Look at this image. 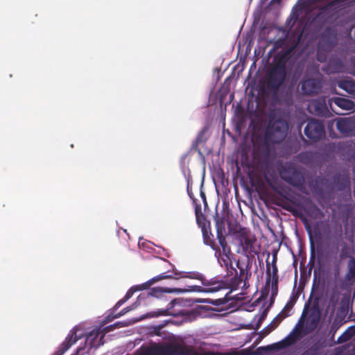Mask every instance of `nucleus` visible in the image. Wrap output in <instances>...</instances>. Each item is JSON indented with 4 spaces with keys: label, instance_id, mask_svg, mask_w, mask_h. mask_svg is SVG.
Wrapping results in <instances>:
<instances>
[{
    "label": "nucleus",
    "instance_id": "0eeeda50",
    "mask_svg": "<svg viewBox=\"0 0 355 355\" xmlns=\"http://www.w3.org/2000/svg\"><path fill=\"white\" fill-rule=\"evenodd\" d=\"M306 318L304 334H309L318 328L321 319V311L318 301L309 308Z\"/></svg>",
    "mask_w": 355,
    "mask_h": 355
},
{
    "label": "nucleus",
    "instance_id": "a878e982",
    "mask_svg": "<svg viewBox=\"0 0 355 355\" xmlns=\"http://www.w3.org/2000/svg\"><path fill=\"white\" fill-rule=\"evenodd\" d=\"M295 48V47L294 46L289 47L288 49H285L279 53L278 55L288 62L291 58L292 57L293 54L294 53Z\"/></svg>",
    "mask_w": 355,
    "mask_h": 355
},
{
    "label": "nucleus",
    "instance_id": "e433bc0d",
    "mask_svg": "<svg viewBox=\"0 0 355 355\" xmlns=\"http://www.w3.org/2000/svg\"><path fill=\"white\" fill-rule=\"evenodd\" d=\"M277 256L274 255L272 258V263H270V270H272L274 266H277Z\"/></svg>",
    "mask_w": 355,
    "mask_h": 355
},
{
    "label": "nucleus",
    "instance_id": "cd10ccee",
    "mask_svg": "<svg viewBox=\"0 0 355 355\" xmlns=\"http://www.w3.org/2000/svg\"><path fill=\"white\" fill-rule=\"evenodd\" d=\"M231 298L229 297V293L226 294L223 298L217 299L216 300H210L207 301L208 302L214 304V305H220L224 304L227 302Z\"/></svg>",
    "mask_w": 355,
    "mask_h": 355
},
{
    "label": "nucleus",
    "instance_id": "72a5a7b5",
    "mask_svg": "<svg viewBox=\"0 0 355 355\" xmlns=\"http://www.w3.org/2000/svg\"><path fill=\"white\" fill-rule=\"evenodd\" d=\"M134 308L132 306H127V307L124 308L123 309H122L120 312H119L117 313V315H118L119 318H120L121 316L125 315V313H127L130 311L132 310Z\"/></svg>",
    "mask_w": 355,
    "mask_h": 355
},
{
    "label": "nucleus",
    "instance_id": "f03ea898",
    "mask_svg": "<svg viewBox=\"0 0 355 355\" xmlns=\"http://www.w3.org/2000/svg\"><path fill=\"white\" fill-rule=\"evenodd\" d=\"M141 355H245L242 352L198 353L192 346H186L179 343H166L164 345H153L148 347Z\"/></svg>",
    "mask_w": 355,
    "mask_h": 355
},
{
    "label": "nucleus",
    "instance_id": "f3484780",
    "mask_svg": "<svg viewBox=\"0 0 355 355\" xmlns=\"http://www.w3.org/2000/svg\"><path fill=\"white\" fill-rule=\"evenodd\" d=\"M176 277H177L176 275H175V277H174L173 275H166L165 273H162L157 276L153 277L152 279H149L148 281H147L145 283L135 286L136 289H137V291L148 289L153 284H154L155 283H156L159 281H161L163 279H175Z\"/></svg>",
    "mask_w": 355,
    "mask_h": 355
},
{
    "label": "nucleus",
    "instance_id": "c9c22d12",
    "mask_svg": "<svg viewBox=\"0 0 355 355\" xmlns=\"http://www.w3.org/2000/svg\"><path fill=\"white\" fill-rule=\"evenodd\" d=\"M338 327L336 324H333L331 326V328H330V330H329V334H332V338L334 339V334L336 333V331H337L338 329Z\"/></svg>",
    "mask_w": 355,
    "mask_h": 355
},
{
    "label": "nucleus",
    "instance_id": "4c0bfd02",
    "mask_svg": "<svg viewBox=\"0 0 355 355\" xmlns=\"http://www.w3.org/2000/svg\"><path fill=\"white\" fill-rule=\"evenodd\" d=\"M168 310L167 309H162L159 310L158 311L157 315H167Z\"/></svg>",
    "mask_w": 355,
    "mask_h": 355
},
{
    "label": "nucleus",
    "instance_id": "a211bd4d",
    "mask_svg": "<svg viewBox=\"0 0 355 355\" xmlns=\"http://www.w3.org/2000/svg\"><path fill=\"white\" fill-rule=\"evenodd\" d=\"M284 178L288 184L294 187H300L304 182V178L302 174L295 169L288 171V175L285 176Z\"/></svg>",
    "mask_w": 355,
    "mask_h": 355
},
{
    "label": "nucleus",
    "instance_id": "4468645a",
    "mask_svg": "<svg viewBox=\"0 0 355 355\" xmlns=\"http://www.w3.org/2000/svg\"><path fill=\"white\" fill-rule=\"evenodd\" d=\"M266 284L271 282V288L272 295H277L278 291L279 276L277 266H274L273 268L270 270V263L266 260Z\"/></svg>",
    "mask_w": 355,
    "mask_h": 355
},
{
    "label": "nucleus",
    "instance_id": "2eb2a0df",
    "mask_svg": "<svg viewBox=\"0 0 355 355\" xmlns=\"http://www.w3.org/2000/svg\"><path fill=\"white\" fill-rule=\"evenodd\" d=\"M336 128L342 134L348 135L355 130V119L340 118L336 121Z\"/></svg>",
    "mask_w": 355,
    "mask_h": 355
},
{
    "label": "nucleus",
    "instance_id": "5701e85b",
    "mask_svg": "<svg viewBox=\"0 0 355 355\" xmlns=\"http://www.w3.org/2000/svg\"><path fill=\"white\" fill-rule=\"evenodd\" d=\"M355 335V326L349 327L340 335L336 341V343L342 344L349 341Z\"/></svg>",
    "mask_w": 355,
    "mask_h": 355
},
{
    "label": "nucleus",
    "instance_id": "58836bf2",
    "mask_svg": "<svg viewBox=\"0 0 355 355\" xmlns=\"http://www.w3.org/2000/svg\"><path fill=\"white\" fill-rule=\"evenodd\" d=\"M282 0H271L270 4L279 3Z\"/></svg>",
    "mask_w": 355,
    "mask_h": 355
},
{
    "label": "nucleus",
    "instance_id": "7ed1b4c3",
    "mask_svg": "<svg viewBox=\"0 0 355 355\" xmlns=\"http://www.w3.org/2000/svg\"><path fill=\"white\" fill-rule=\"evenodd\" d=\"M309 304H305L302 314L293 331L282 340L275 344L279 349H284L295 344L297 340L302 338L304 334L306 324V315L309 309Z\"/></svg>",
    "mask_w": 355,
    "mask_h": 355
},
{
    "label": "nucleus",
    "instance_id": "473e14b6",
    "mask_svg": "<svg viewBox=\"0 0 355 355\" xmlns=\"http://www.w3.org/2000/svg\"><path fill=\"white\" fill-rule=\"evenodd\" d=\"M294 303L291 300L284 306L282 311L284 313H289V311L293 309Z\"/></svg>",
    "mask_w": 355,
    "mask_h": 355
},
{
    "label": "nucleus",
    "instance_id": "b1692460",
    "mask_svg": "<svg viewBox=\"0 0 355 355\" xmlns=\"http://www.w3.org/2000/svg\"><path fill=\"white\" fill-rule=\"evenodd\" d=\"M126 326H128V323L127 322H115L113 324H110L109 326H107V327H104L103 329V330L101 331L103 334H102V335L101 336V339L103 338V337L105 336V334L106 333L110 332L111 331H113V330H114L116 328H121V327H126Z\"/></svg>",
    "mask_w": 355,
    "mask_h": 355
},
{
    "label": "nucleus",
    "instance_id": "c756f323",
    "mask_svg": "<svg viewBox=\"0 0 355 355\" xmlns=\"http://www.w3.org/2000/svg\"><path fill=\"white\" fill-rule=\"evenodd\" d=\"M290 315L289 313H284L282 311L279 313L272 320L275 324H279L285 318Z\"/></svg>",
    "mask_w": 355,
    "mask_h": 355
},
{
    "label": "nucleus",
    "instance_id": "aec40b11",
    "mask_svg": "<svg viewBox=\"0 0 355 355\" xmlns=\"http://www.w3.org/2000/svg\"><path fill=\"white\" fill-rule=\"evenodd\" d=\"M337 85L348 94L355 96V81L351 78H345L338 80Z\"/></svg>",
    "mask_w": 355,
    "mask_h": 355
},
{
    "label": "nucleus",
    "instance_id": "4be33fe9",
    "mask_svg": "<svg viewBox=\"0 0 355 355\" xmlns=\"http://www.w3.org/2000/svg\"><path fill=\"white\" fill-rule=\"evenodd\" d=\"M306 213L313 219L322 218L324 214L322 210L314 204H311L306 207Z\"/></svg>",
    "mask_w": 355,
    "mask_h": 355
},
{
    "label": "nucleus",
    "instance_id": "dca6fc26",
    "mask_svg": "<svg viewBox=\"0 0 355 355\" xmlns=\"http://www.w3.org/2000/svg\"><path fill=\"white\" fill-rule=\"evenodd\" d=\"M78 340L76 331L71 330L53 355H63Z\"/></svg>",
    "mask_w": 355,
    "mask_h": 355
},
{
    "label": "nucleus",
    "instance_id": "ddd939ff",
    "mask_svg": "<svg viewBox=\"0 0 355 355\" xmlns=\"http://www.w3.org/2000/svg\"><path fill=\"white\" fill-rule=\"evenodd\" d=\"M236 266L239 269V275H237L236 270L232 267V270H234L236 272V275L232 278V290H236L239 286L241 284V282L243 281L244 278V286H246V280H248L251 274L249 273L248 269L249 266L248 264L245 266V268H243L240 266V263L238 261L236 263Z\"/></svg>",
    "mask_w": 355,
    "mask_h": 355
},
{
    "label": "nucleus",
    "instance_id": "393cba45",
    "mask_svg": "<svg viewBox=\"0 0 355 355\" xmlns=\"http://www.w3.org/2000/svg\"><path fill=\"white\" fill-rule=\"evenodd\" d=\"M286 64L287 62L277 54V55L275 58V64L272 68L286 72Z\"/></svg>",
    "mask_w": 355,
    "mask_h": 355
},
{
    "label": "nucleus",
    "instance_id": "39448f33",
    "mask_svg": "<svg viewBox=\"0 0 355 355\" xmlns=\"http://www.w3.org/2000/svg\"><path fill=\"white\" fill-rule=\"evenodd\" d=\"M202 233L203 237V242L205 245H209L212 250L215 251V257L217 258L218 262L221 266H225L227 269L230 266L232 267V262L231 254H227L225 257L222 253V248L215 241L214 235L211 232L210 227H206L204 225L202 227Z\"/></svg>",
    "mask_w": 355,
    "mask_h": 355
},
{
    "label": "nucleus",
    "instance_id": "f8f14e48",
    "mask_svg": "<svg viewBox=\"0 0 355 355\" xmlns=\"http://www.w3.org/2000/svg\"><path fill=\"white\" fill-rule=\"evenodd\" d=\"M301 89L305 95H316L322 89V83L319 79L309 78L302 83Z\"/></svg>",
    "mask_w": 355,
    "mask_h": 355
},
{
    "label": "nucleus",
    "instance_id": "bb28decb",
    "mask_svg": "<svg viewBox=\"0 0 355 355\" xmlns=\"http://www.w3.org/2000/svg\"><path fill=\"white\" fill-rule=\"evenodd\" d=\"M278 326V324H275L272 321L270 324H269L266 327H265L261 331V335L263 336H267L268 334H270L272 331H273Z\"/></svg>",
    "mask_w": 355,
    "mask_h": 355
},
{
    "label": "nucleus",
    "instance_id": "423d86ee",
    "mask_svg": "<svg viewBox=\"0 0 355 355\" xmlns=\"http://www.w3.org/2000/svg\"><path fill=\"white\" fill-rule=\"evenodd\" d=\"M280 197L277 198L275 204L284 209L290 211L294 216H300L299 211L295 207H300V202L298 198L290 193H280Z\"/></svg>",
    "mask_w": 355,
    "mask_h": 355
},
{
    "label": "nucleus",
    "instance_id": "412c9836",
    "mask_svg": "<svg viewBox=\"0 0 355 355\" xmlns=\"http://www.w3.org/2000/svg\"><path fill=\"white\" fill-rule=\"evenodd\" d=\"M345 281L352 284L355 281V258L350 257L347 263V271L345 275Z\"/></svg>",
    "mask_w": 355,
    "mask_h": 355
},
{
    "label": "nucleus",
    "instance_id": "6e6552de",
    "mask_svg": "<svg viewBox=\"0 0 355 355\" xmlns=\"http://www.w3.org/2000/svg\"><path fill=\"white\" fill-rule=\"evenodd\" d=\"M304 132L309 139L316 142L325 137L324 125L322 121L311 119L308 121Z\"/></svg>",
    "mask_w": 355,
    "mask_h": 355
},
{
    "label": "nucleus",
    "instance_id": "20e7f679",
    "mask_svg": "<svg viewBox=\"0 0 355 355\" xmlns=\"http://www.w3.org/2000/svg\"><path fill=\"white\" fill-rule=\"evenodd\" d=\"M287 124L283 120L270 121L264 133V140L268 144L282 142L287 132Z\"/></svg>",
    "mask_w": 355,
    "mask_h": 355
},
{
    "label": "nucleus",
    "instance_id": "6ab92c4d",
    "mask_svg": "<svg viewBox=\"0 0 355 355\" xmlns=\"http://www.w3.org/2000/svg\"><path fill=\"white\" fill-rule=\"evenodd\" d=\"M329 101L334 102L338 107L345 111H352L355 109V103L352 100L347 98L335 97Z\"/></svg>",
    "mask_w": 355,
    "mask_h": 355
},
{
    "label": "nucleus",
    "instance_id": "a19ab883",
    "mask_svg": "<svg viewBox=\"0 0 355 355\" xmlns=\"http://www.w3.org/2000/svg\"><path fill=\"white\" fill-rule=\"evenodd\" d=\"M198 138L196 139V145L198 144Z\"/></svg>",
    "mask_w": 355,
    "mask_h": 355
},
{
    "label": "nucleus",
    "instance_id": "9b49d317",
    "mask_svg": "<svg viewBox=\"0 0 355 355\" xmlns=\"http://www.w3.org/2000/svg\"><path fill=\"white\" fill-rule=\"evenodd\" d=\"M308 110L310 113L318 116L328 117L330 114L324 98H319L310 101Z\"/></svg>",
    "mask_w": 355,
    "mask_h": 355
},
{
    "label": "nucleus",
    "instance_id": "9d476101",
    "mask_svg": "<svg viewBox=\"0 0 355 355\" xmlns=\"http://www.w3.org/2000/svg\"><path fill=\"white\" fill-rule=\"evenodd\" d=\"M216 227L217 239L218 241L220 246L222 248L223 254L225 255V257H227V254H231V256L232 257L233 254L232 253L231 248L228 245L226 241L225 226L224 220L220 218L216 219Z\"/></svg>",
    "mask_w": 355,
    "mask_h": 355
},
{
    "label": "nucleus",
    "instance_id": "ea45409f",
    "mask_svg": "<svg viewBox=\"0 0 355 355\" xmlns=\"http://www.w3.org/2000/svg\"><path fill=\"white\" fill-rule=\"evenodd\" d=\"M99 333H100L99 329H97L96 331L94 334V337L97 338L98 336Z\"/></svg>",
    "mask_w": 355,
    "mask_h": 355
},
{
    "label": "nucleus",
    "instance_id": "f257e3e1",
    "mask_svg": "<svg viewBox=\"0 0 355 355\" xmlns=\"http://www.w3.org/2000/svg\"><path fill=\"white\" fill-rule=\"evenodd\" d=\"M173 274L177 276L175 277L176 279L180 278H189L200 280L204 287L200 286H189V288L188 289L155 287L150 290L149 295L154 297H158L163 293H184L189 291L212 293L227 288L226 284L224 282L218 281L214 279H207L201 273L198 272L173 271Z\"/></svg>",
    "mask_w": 355,
    "mask_h": 355
},
{
    "label": "nucleus",
    "instance_id": "c85d7f7f",
    "mask_svg": "<svg viewBox=\"0 0 355 355\" xmlns=\"http://www.w3.org/2000/svg\"><path fill=\"white\" fill-rule=\"evenodd\" d=\"M267 314H268V308H267V309H266L262 312V313L259 315V319H258V320H257V324H256V326H255V327H254V329H255V330H258V329L260 328V327H261V324H262L263 321L266 319V316H267Z\"/></svg>",
    "mask_w": 355,
    "mask_h": 355
},
{
    "label": "nucleus",
    "instance_id": "2f4dec72",
    "mask_svg": "<svg viewBox=\"0 0 355 355\" xmlns=\"http://www.w3.org/2000/svg\"><path fill=\"white\" fill-rule=\"evenodd\" d=\"M119 316L117 314H113V313H110L108 315H107L104 320H103V323L105 324V323H108L110 322H112V320H114V319L116 318H118Z\"/></svg>",
    "mask_w": 355,
    "mask_h": 355
},
{
    "label": "nucleus",
    "instance_id": "1a4fd4ad",
    "mask_svg": "<svg viewBox=\"0 0 355 355\" xmlns=\"http://www.w3.org/2000/svg\"><path fill=\"white\" fill-rule=\"evenodd\" d=\"M286 72L270 68L268 72L267 87L272 92H276L284 83Z\"/></svg>",
    "mask_w": 355,
    "mask_h": 355
},
{
    "label": "nucleus",
    "instance_id": "7c9ffc66",
    "mask_svg": "<svg viewBox=\"0 0 355 355\" xmlns=\"http://www.w3.org/2000/svg\"><path fill=\"white\" fill-rule=\"evenodd\" d=\"M137 291V289H136V286H132L131 288H130L125 296L123 297L125 298V300H128L134 294L135 292Z\"/></svg>",
    "mask_w": 355,
    "mask_h": 355
},
{
    "label": "nucleus",
    "instance_id": "f704fd0d",
    "mask_svg": "<svg viewBox=\"0 0 355 355\" xmlns=\"http://www.w3.org/2000/svg\"><path fill=\"white\" fill-rule=\"evenodd\" d=\"M127 300H125V298L123 297L122 299H121L119 301H118L116 302V304L114 305V306L113 307V310L114 311H116V309H118L123 304H124Z\"/></svg>",
    "mask_w": 355,
    "mask_h": 355
}]
</instances>
